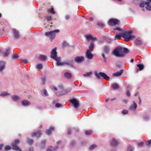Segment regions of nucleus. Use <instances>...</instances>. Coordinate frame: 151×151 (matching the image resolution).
I'll return each mask as SVG.
<instances>
[{
  "label": "nucleus",
  "instance_id": "nucleus-1",
  "mask_svg": "<svg viewBox=\"0 0 151 151\" xmlns=\"http://www.w3.org/2000/svg\"><path fill=\"white\" fill-rule=\"evenodd\" d=\"M129 52L127 48L119 47L114 50L113 54L117 57L122 58L124 56V53H128Z\"/></svg>",
  "mask_w": 151,
  "mask_h": 151
},
{
  "label": "nucleus",
  "instance_id": "nucleus-2",
  "mask_svg": "<svg viewBox=\"0 0 151 151\" xmlns=\"http://www.w3.org/2000/svg\"><path fill=\"white\" fill-rule=\"evenodd\" d=\"M132 32L131 31L126 32L122 33V37L124 38V41L127 42L129 40L133 39L135 37L134 35H132Z\"/></svg>",
  "mask_w": 151,
  "mask_h": 151
},
{
  "label": "nucleus",
  "instance_id": "nucleus-3",
  "mask_svg": "<svg viewBox=\"0 0 151 151\" xmlns=\"http://www.w3.org/2000/svg\"><path fill=\"white\" fill-rule=\"evenodd\" d=\"M59 31V30L58 29L54 30L53 31L45 32V35L46 37H49L50 40H52L55 37V33H58Z\"/></svg>",
  "mask_w": 151,
  "mask_h": 151
},
{
  "label": "nucleus",
  "instance_id": "nucleus-4",
  "mask_svg": "<svg viewBox=\"0 0 151 151\" xmlns=\"http://www.w3.org/2000/svg\"><path fill=\"white\" fill-rule=\"evenodd\" d=\"M95 75L99 79H100L101 76L107 81H109L110 79L109 77L108 76L104 73L100 72L99 74H98L96 72H95Z\"/></svg>",
  "mask_w": 151,
  "mask_h": 151
},
{
  "label": "nucleus",
  "instance_id": "nucleus-5",
  "mask_svg": "<svg viewBox=\"0 0 151 151\" xmlns=\"http://www.w3.org/2000/svg\"><path fill=\"white\" fill-rule=\"evenodd\" d=\"M19 143V139H15L12 144V149L15 150H19V147L17 145Z\"/></svg>",
  "mask_w": 151,
  "mask_h": 151
},
{
  "label": "nucleus",
  "instance_id": "nucleus-6",
  "mask_svg": "<svg viewBox=\"0 0 151 151\" xmlns=\"http://www.w3.org/2000/svg\"><path fill=\"white\" fill-rule=\"evenodd\" d=\"M109 24L111 26H115L119 24V21L116 19H110L108 22Z\"/></svg>",
  "mask_w": 151,
  "mask_h": 151
},
{
  "label": "nucleus",
  "instance_id": "nucleus-7",
  "mask_svg": "<svg viewBox=\"0 0 151 151\" xmlns=\"http://www.w3.org/2000/svg\"><path fill=\"white\" fill-rule=\"evenodd\" d=\"M70 102L73 105L75 108H77L79 106V103L78 101L75 99H73L70 100Z\"/></svg>",
  "mask_w": 151,
  "mask_h": 151
},
{
  "label": "nucleus",
  "instance_id": "nucleus-8",
  "mask_svg": "<svg viewBox=\"0 0 151 151\" xmlns=\"http://www.w3.org/2000/svg\"><path fill=\"white\" fill-rule=\"evenodd\" d=\"M56 50L57 48L56 47L54 48L52 50L51 52V58L54 59L57 58V52Z\"/></svg>",
  "mask_w": 151,
  "mask_h": 151
},
{
  "label": "nucleus",
  "instance_id": "nucleus-9",
  "mask_svg": "<svg viewBox=\"0 0 151 151\" xmlns=\"http://www.w3.org/2000/svg\"><path fill=\"white\" fill-rule=\"evenodd\" d=\"M86 57L88 59H92L93 56V55L91 53V52L89 50H86Z\"/></svg>",
  "mask_w": 151,
  "mask_h": 151
},
{
  "label": "nucleus",
  "instance_id": "nucleus-10",
  "mask_svg": "<svg viewBox=\"0 0 151 151\" xmlns=\"http://www.w3.org/2000/svg\"><path fill=\"white\" fill-rule=\"evenodd\" d=\"M75 61L77 63H80L84 60V57L83 56H77L74 58Z\"/></svg>",
  "mask_w": 151,
  "mask_h": 151
},
{
  "label": "nucleus",
  "instance_id": "nucleus-11",
  "mask_svg": "<svg viewBox=\"0 0 151 151\" xmlns=\"http://www.w3.org/2000/svg\"><path fill=\"white\" fill-rule=\"evenodd\" d=\"M42 135V133L40 131H38L35 132H34L31 134L32 137H36L37 138L40 137Z\"/></svg>",
  "mask_w": 151,
  "mask_h": 151
},
{
  "label": "nucleus",
  "instance_id": "nucleus-12",
  "mask_svg": "<svg viewBox=\"0 0 151 151\" xmlns=\"http://www.w3.org/2000/svg\"><path fill=\"white\" fill-rule=\"evenodd\" d=\"M55 128L53 127H50L46 131V133L48 135H50L51 134L52 132L54 131Z\"/></svg>",
  "mask_w": 151,
  "mask_h": 151
},
{
  "label": "nucleus",
  "instance_id": "nucleus-13",
  "mask_svg": "<svg viewBox=\"0 0 151 151\" xmlns=\"http://www.w3.org/2000/svg\"><path fill=\"white\" fill-rule=\"evenodd\" d=\"M123 72V70L121 69L119 71H117L113 74V76H121Z\"/></svg>",
  "mask_w": 151,
  "mask_h": 151
},
{
  "label": "nucleus",
  "instance_id": "nucleus-14",
  "mask_svg": "<svg viewBox=\"0 0 151 151\" xmlns=\"http://www.w3.org/2000/svg\"><path fill=\"white\" fill-rule=\"evenodd\" d=\"M5 63L3 62H0V72H2L5 69Z\"/></svg>",
  "mask_w": 151,
  "mask_h": 151
},
{
  "label": "nucleus",
  "instance_id": "nucleus-15",
  "mask_svg": "<svg viewBox=\"0 0 151 151\" xmlns=\"http://www.w3.org/2000/svg\"><path fill=\"white\" fill-rule=\"evenodd\" d=\"M57 62L56 64L58 66L62 65H63V63L60 62V58L59 57H57L55 59H54Z\"/></svg>",
  "mask_w": 151,
  "mask_h": 151
},
{
  "label": "nucleus",
  "instance_id": "nucleus-16",
  "mask_svg": "<svg viewBox=\"0 0 151 151\" xmlns=\"http://www.w3.org/2000/svg\"><path fill=\"white\" fill-rule=\"evenodd\" d=\"M13 33L15 38H19V33L16 29H14L13 30Z\"/></svg>",
  "mask_w": 151,
  "mask_h": 151
},
{
  "label": "nucleus",
  "instance_id": "nucleus-17",
  "mask_svg": "<svg viewBox=\"0 0 151 151\" xmlns=\"http://www.w3.org/2000/svg\"><path fill=\"white\" fill-rule=\"evenodd\" d=\"M110 144L112 146L114 147L117 146L119 144L118 141L114 140H112L111 141Z\"/></svg>",
  "mask_w": 151,
  "mask_h": 151
},
{
  "label": "nucleus",
  "instance_id": "nucleus-18",
  "mask_svg": "<svg viewBox=\"0 0 151 151\" xmlns=\"http://www.w3.org/2000/svg\"><path fill=\"white\" fill-rule=\"evenodd\" d=\"M58 148V147L57 146L55 147L50 146L46 150V151H54Z\"/></svg>",
  "mask_w": 151,
  "mask_h": 151
},
{
  "label": "nucleus",
  "instance_id": "nucleus-19",
  "mask_svg": "<svg viewBox=\"0 0 151 151\" xmlns=\"http://www.w3.org/2000/svg\"><path fill=\"white\" fill-rule=\"evenodd\" d=\"M86 37L88 40H96L97 38L96 37H93L92 36L90 35H87L86 36Z\"/></svg>",
  "mask_w": 151,
  "mask_h": 151
},
{
  "label": "nucleus",
  "instance_id": "nucleus-20",
  "mask_svg": "<svg viewBox=\"0 0 151 151\" xmlns=\"http://www.w3.org/2000/svg\"><path fill=\"white\" fill-rule=\"evenodd\" d=\"M119 88V85L116 83H115L112 85V88L113 89H118Z\"/></svg>",
  "mask_w": 151,
  "mask_h": 151
},
{
  "label": "nucleus",
  "instance_id": "nucleus-21",
  "mask_svg": "<svg viewBox=\"0 0 151 151\" xmlns=\"http://www.w3.org/2000/svg\"><path fill=\"white\" fill-rule=\"evenodd\" d=\"M30 102L27 100H23L22 101V104L24 106H27L29 105Z\"/></svg>",
  "mask_w": 151,
  "mask_h": 151
},
{
  "label": "nucleus",
  "instance_id": "nucleus-22",
  "mask_svg": "<svg viewBox=\"0 0 151 151\" xmlns=\"http://www.w3.org/2000/svg\"><path fill=\"white\" fill-rule=\"evenodd\" d=\"M104 53L106 54H109V47L107 46H105L104 48Z\"/></svg>",
  "mask_w": 151,
  "mask_h": 151
},
{
  "label": "nucleus",
  "instance_id": "nucleus-23",
  "mask_svg": "<svg viewBox=\"0 0 151 151\" xmlns=\"http://www.w3.org/2000/svg\"><path fill=\"white\" fill-rule=\"evenodd\" d=\"M10 52V49L9 48H8L6 49V52H3V55L4 56H7L9 54Z\"/></svg>",
  "mask_w": 151,
  "mask_h": 151
},
{
  "label": "nucleus",
  "instance_id": "nucleus-24",
  "mask_svg": "<svg viewBox=\"0 0 151 151\" xmlns=\"http://www.w3.org/2000/svg\"><path fill=\"white\" fill-rule=\"evenodd\" d=\"M133 104H134L131 105L130 107V109L131 110H134L137 107V104L134 101H133Z\"/></svg>",
  "mask_w": 151,
  "mask_h": 151
},
{
  "label": "nucleus",
  "instance_id": "nucleus-25",
  "mask_svg": "<svg viewBox=\"0 0 151 151\" xmlns=\"http://www.w3.org/2000/svg\"><path fill=\"white\" fill-rule=\"evenodd\" d=\"M39 58L42 61L45 60L47 59V57L45 55H40L39 56Z\"/></svg>",
  "mask_w": 151,
  "mask_h": 151
},
{
  "label": "nucleus",
  "instance_id": "nucleus-26",
  "mask_svg": "<svg viewBox=\"0 0 151 151\" xmlns=\"http://www.w3.org/2000/svg\"><path fill=\"white\" fill-rule=\"evenodd\" d=\"M64 76L66 78L70 79L71 77V74L69 73H66L65 74Z\"/></svg>",
  "mask_w": 151,
  "mask_h": 151
},
{
  "label": "nucleus",
  "instance_id": "nucleus-27",
  "mask_svg": "<svg viewBox=\"0 0 151 151\" xmlns=\"http://www.w3.org/2000/svg\"><path fill=\"white\" fill-rule=\"evenodd\" d=\"M137 66L139 68V70H142L144 68V65L142 64H138L137 65Z\"/></svg>",
  "mask_w": 151,
  "mask_h": 151
},
{
  "label": "nucleus",
  "instance_id": "nucleus-28",
  "mask_svg": "<svg viewBox=\"0 0 151 151\" xmlns=\"http://www.w3.org/2000/svg\"><path fill=\"white\" fill-rule=\"evenodd\" d=\"M43 68L42 65V64H38L36 67V68L38 69V70H40Z\"/></svg>",
  "mask_w": 151,
  "mask_h": 151
},
{
  "label": "nucleus",
  "instance_id": "nucleus-29",
  "mask_svg": "<svg viewBox=\"0 0 151 151\" xmlns=\"http://www.w3.org/2000/svg\"><path fill=\"white\" fill-rule=\"evenodd\" d=\"M47 11L51 14H54L55 13V12L53 8L48 9Z\"/></svg>",
  "mask_w": 151,
  "mask_h": 151
},
{
  "label": "nucleus",
  "instance_id": "nucleus-30",
  "mask_svg": "<svg viewBox=\"0 0 151 151\" xmlns=\"http://www.w3.org/2000/svg\"><path fill=\"white\" fill-rule=\"evenodd\" d=\"M12 99L14 101H17L20 99V98L16 95L12 97Z\"/></svg>",
  "mask_w": 151,
  "mask_h": 151
},
{
  "label": "nucleus",
  "instance_id": "nucleus-31",
  "mask_svg": "<svg viewBox=\"0 0 151 151\" xmlns=\"http://www.w3.org/2000/svg\"><path fill=\"white\" fill-rule=\"evenodd\" d=\"M135 43L136 45H139L142 43V42L141 40L137 39L135 41Z\"/></svg>",
  "mask_w": 151,
  "mask_h": 151
},
{
  "label": "nucleus",
  "instance_id": "nucleus-32",
  "mask_svg": "<svg viewBox=\"0 0 151 151\" xmlns=\"http://www.w3.org/2000/svg\"><path fill=\"white\" fill-rule=\"evenodd\" d=\"M89 48L91 50H92L94 48V43L93 42H91L89 47Z\"/></svg>",
  "mask_w": 151,
  "mask_h": 151
},
{
  "label": "nucleus",
  "instance_id": "nucleus-33",
  "mask_svg": "<svg viewBox=\"0 0 151 151\" xmlns=\"http://www.w3.org/2000/svg\"><path fill=\"white\" fill-rule=\"evenodd\" d=\"M10 94L6 91H4L1 93L0 95L1 96H5L7 95H9Z\"/></svg>",
  "mask_w": 151,
  "mask_h": 151
},
{
  "label": "nucleus",
  "instance_id": "nucleus-34",
  "mask_svg": "<svg viewBox=\"0 0 151 151\" xmlns=\"http://www.w3.org/2000/svg\"><path fill=\"white\" fill-rule=\"evenodd\" d=\"M27 142L30 145H32L34 143L33 140L31 139H27Z\"/></svg>",
  "mask_w": 151,
  "mask_h": 151
},
{
  "label": "nucleus",
  "instance_id": "nucleus-35",
  "mask_svg": "<svg viewBox=\"0 0 151 151\" xmlns=\"http://www.w3.org/2000/svg\"><path fill=\"white\" fill-rule=\"evenodd\" d=\"M97 25L101 28H103L104 27V24L102 22H98L97 23Z\"/></svg>",
  "mask_w": 151,
  "mask_h": 151
},
{
  "label": "nucleus",
  "instance_id": "nucleus-36",
  "mask_svg": "<svg viewBox=\"0 0 151 151\" xmlns=\"http://www.w3.org/2000/svg\"><path fill=\"white\" fill-rule=\"evenodd\" d=\"M121 37H122V33L121 34H116L115 37V38L117 39H120Z\"/></svg>",
  "mask_w": 151,
  "mask_h": 151
},
{
  "label": "nucleus",
  "instance_id": "nucleus-37",
  "mask_svg": "<svg viewBox=\"0 0 151 151\" xmlns=\"http://www.w3.org/2000/svg\"><path fill=\"white\" fill-rule=\"evenodd\" d=\"M148 4V2L146 1L141 2L140 4V6L141 7H144L145 5Z\"/></svg>",
  "mask_w": 151,
  "mask_h": 151
},
{
  "label": "nucleus",
  "instance_id": "nucleus-38",
  "mask_svg": "<svg viewBox=\"0 0 151 151\" xmlns=\"http://www.w3.org/2000/svg\"><path fill=\"white\" fill-rule=\"evenodd\" d=\"M92 131L91 130H87L85 131V133L87 135H89L92 134Z\"/></svg>",
  "mask_w": 151,
  "mask_h": 151
},
{
  "label": "nucleus",
  "instance_id": "nucleus-39",
  "mask_svg": "<svg viewBox=\"0 0 151 151\" xmlns=\"http://www.w3.org/2000/svg\"><path fill=\"white\" fill-rule=\"evenodd\" d=\"M147 6L146 7V9L148 10H151V6L150 5V4L148 2V4H147Z\"/></svg>",
  "mask_w": 151,
  "mask_h": 151
},
{
  "label": "nucleus",
  "instance_id": "nucleus-40",
  "mask_svg": "<svg viewBox=\"0 0 151 151\" xmlns=\"http://www.w3.org/2000/svg\"><path fill=\"white\" fill-rule=\"evenodd\" d=\"M97 147V145H96L94 144L91 145L89 147V150H92L94 148L96 147Z\"/></svg>",
  "mask_w": 151,
  "mask_h": 151
},
{
  "label": "nucleus",
  "instance_id": "nucleus-41",
  "mask_svg": "<svg viewBox=\"0 0 151 151\" xmlns=\"http://www.w3.org/2000/svg\"><path fill=\"white\" fill-rule=\"evenodd\" d=\"M46 17L48 21H51L52 19V17L51 16H46Z\"/></svg>",
  "mask_w": 151,
  "mask_h": 151
},
{
  "label": "nucleus",
  "instance_id": "nucleus-42",
  "mask_svg": "<svg viewBox=\"0 0 151 151\" xmlns=\"http://www.w3.org/2000/svg\"><path fill=\"white\" fill-rule=\"evenodd\" d=\"M91 72L87 73L85 74H83V76H89L92 74Z\"/></svg>",
  "mask_w": 151,
  "mask_h": 151
},
{
  "label": "nucleus",
  "instance_id": "nucleus-43",
  "mask_svg": "<svg viewBox=\"0 0 151 151\" xmlns=\"http://www.w3.org/2000/svg\"><path fill=\"white\" fill-rule=\"evenodd\" d=\"M68 45V44L66 42H64L63 44L62 47L63 48L67 47Z\"/></svg>",
  "mask_w": 151,
  "mask_h": 151
},
{
  "label": "nucleus",
  "instance_id": "nucleus-44",
  "mask_svg": "<svg viewBox=\"0 0 151 151\" xmlns=\"http://www.w3.org/2000/svg\"><path fill=\"white\" fill-rule=\"evenodd\" d=\"M70 61H69V62H63V65H70V66H72V65L70 63Z\"/></svg>",
  "mask_w": 151,
  "mask_h": 151
},
{
  "label": "nucleus",
  "instance_id": "nucleus-45",
  "mask_svg": "<svg viewBox=\"0 0 151 151\" xmlns=\"http://www.w3.org/2000/svg\"><path fill=\"white\" fill-rule=\"evenodd\" d=\"M46 140H44L41 142L42 147V148H44L46 142Z\"/></svg>",
  "mask_w": 151,
  "mask_h": 151
},
{
  "label": "nucleus",
  "instance_id": "nucleus-46",
  "mask_svg": "<svg viewBox=\"0 0 151 151\" xmlns=\"http://www.w3.org/2000/svg\"><path fill=\"white\" fill-rule=\"evenodd\" d=\"M19 57L18 55L14 54L12 55V58L13 59H15L18 58Z\"/></svg>",
  "mask_w": 151,
  "mask_h": 151
},
{
  "label": "nucleus",
  "instance_id": "nucleus-47",
  "mask_svg": "<svg viewBox=\"0 0 151 151\" xmlns=\"http://www.w3.org/2000/svg\"><path fill=\"white\" fill-rule=\"evenodd\" d=\"M101 55H102V57L104 59V61H106V56H105V55L104 54V53H102Z\"/></svg>",
  "mask_w": 151,
  "mask_h": 151
},
{
  "label": "nucleus",
  "instance_id": "nucleus-48",
  "mask_svg": "<svg viewBox=\"0 0 151 151\" xmlns=\"http://www.w3.org/2000/svg\"><path fill=\"white\" fill-rule=\"evenodd\" d=\"M146 144L147 145L150 146L151 144V139L148 140L146 143Z\"/></svg>",
  "mask_w": 151,
  "mask_h": 151
},
{
  "label": "nucleus",
  "instance_id": "nucleus-49",
  "mask_svg": "<svg viewBox=\"0 0 151 151\" xmlns=\"http://www.w3.org/2000/svg\"><path fill=\"white\" fill-rule=\"evenodd\" d=\"M11 149V147L10 146H7L5 147V150H9Z\"/></svg>",
  "mask_w": 151,
  "mask_h": 151
},
{
  "label": "nucleus",
  "instance_id": "nucleus-50",
  "mask_svg": "<svg viewBox=\"0 0 151 151\" xmlns=\"http://www.w3.org/2000/svg\"><path fill=\"white\" fill-rule=\"evenodd\" d=\"M62 106V105L58 103H57L55 104V106L57 108L61 107Z\"/></svg>",
  "mask_w": 151,
  "mask_h": 151
},
{
  "label": "nucleus",
  "instance_id": "nucleus-51",
  "mask_svg": "<svg viewBox=\"0 0 151 151\" xmlns=\"http://www.w3.org/2000/svg\"><path fill=\"white\" fill-rule=\"evenodd\" d=\"M67 131H68L67 132H68V134L69 135L70 134L71 132V129L70 128H68L67 129Z\"/></svg>",
  "mask_w": 151,
  "mask_h": 151
},
{
  "label": "nucleus",
  "instance_id": "nucleus-52",
  "mask_svg": "<svg viewBox=\"0 0 151 151\" xmlns=\"http://www.w3.org/2000/svg\"><path fill=\"white\" fill-rule=\"evenodd\" d=\"M128 111L126 110H124L122 112V113L124 114H127L128 113Z\"/></svg>",
  "mask_w": 151,
  "mask_h": 151
},
{
  "label": "nucleus",
  "instance_id": "nucleus-53",
  "mask_svg": "<svg viewBox=\"0 0 151 151\" xmlns=\"http://www.w3.org/2000/svg\"><path fill=\"white\" fill-rule=\"evenodd\" d=\"M71 91L70 89H67L64 91L65 93H68L70 92Z\"/></svg>",
  "mask_w": 151,
  "mask_h": 151
},
{
  "label": "nucleus",
  "instance_id": "nucleus-54",
  "mask_svg": "<svg viewBox=\"0 0 151 151\" xmlns=\"http://www.w3.org/2000/svg\"><path fill=\"white\" fill-rule=\"evenodd\" d=\"M144 142H141L138 143V145L139 146H142L143 145Z\"/></svg>",
  "mask_w": 151,
  "mask_h": 151
},
{
  "label": "nucleus",
  "instance_id": "nucleus-55",
  "mask_svg": "<svg viewBox=\"0 0 151 151\" xmlns=\"http://www.w3.org/2000/svg\"><path fill=\"white\" fill-rule=\"evenodd\" d=\"M45 78H43L42 79V83L43 84H44L45 83Z\"/></svg>",
  "mask_w": 151,
  "mask_h": 151
},
{
  "label": "nucleus",
  "instance_id": "nucleus-56",
  "mask_svg": "<svg viewBox=\"0 0 151 151\" xmlns=\"http://www.w3.org/2000/svg\"><path fill=\"white\" fill-rule=\"evenodd\" d=\"M144 119L145 120H147L148 119V117L147 115H145L144 117Z\"/></svg>",
  "mask_w": 151,
  "mask_h": 151
},
{
  "label": "nucleus",
  "instance_id": "nucleus-57",
  "mask_svg": "<svg viewBox=\"0 0 151 151\" xmlns=\"http://www.w3.org/2000/svg\"><path fill=\"white\" fill-rule=\"evenodd\" d=\"M44 94L45 96H48V94H47V91H46V90H44Z\"/></svg>",
  "mask_w": 151,
  "mask_h": 151
},
{
  "label": "nucleus",
  "instance_id": "nucleus-58",
  "mask_svg": "<svg viewBox=\"0 0 151 151\" xmlns=\"http://www.w3.org/2000/svg\"><path fill=\"white\" fill-rule=\"evenodd\" d=\"M115 30H118L119 31H121L122 30L119 27H117L114 29Z\"/></svg>",
  "mask_w": 151,
  "mask_h": 151
},
{
  "label": "nucleus",
  "instance_id": "nucleus-59",
  "mask_svg": "<svg viewBox=\"0 0 151 151\" xmlns=\"http://www.w3.org/2000/svg\"><path fill=\"white\" fill-rule=\"evenodd\" d=\"M126 94H127V96H128L129 97L130 96V93H129V91H127Z\"/></svg>",
  "mask_w": 151,
  "mask_h": 151
},
{
  "label": "nucleus",
  "instance_id": "nucleus-60",
  "mask_svg": "<svg viewBox=\"0 0 151 151\" xmlns=\"http://www.w3.org/2000/svg\"><path fill=\"white\" fill-rule=\"evenodd\" d=\"M23 62L24 63H26L28 62V61L27 60L24 59L23 60Z\"/></svg>",
  "mask_w": 151,
  "mask_h": 151
},
{
  "label": "nucleus",
  "instance_id": "nucleus-61",
  "mask_svg": "<svg viewBox=\"0 0 151 151\" xmlns=\"http://www.w3.org/2000/svg\"><path fill=\"white\" fill-rule=\"evenodd\" d=\"M139 69H138V68H136L135 69V73H137L138 72L139 70Z\"/></svg>",
  "mask_w": 151,
  "mask_h": 151
},
{
  "label": "nucleus",
  "instance_id": "nucleus-62",
  "mask_svg": "<svg viewBox=\"0 0 151 151\" xmlns=\"http://www.w3.org/2000/svg\"><path fill=\"white\" fill-rule=\"evenodd\" d=\"M70 16L69 15H67L65 17V19H69Z\"/></svg>",
  "mask_w": 151,
  "mask_h": 151
},
{
  "label": "nucleus",
  "instance_id": "nucleus-63",
  "mask_svg": "<svg viewBox=\"0 0 151 151\" xmlns=\"http://www.w3.org/2000/svg\"><path fill=\"white\" fill-rule=\"evenodd\" d=\"M123 101L125 102V103H127L128 102V100L127 99H124L123 100Z\"/></svg>",
  "mask_w": 151,
  "mask_h": 151
},
{
  "label": "nucleus",
  "instance_id": "nucleus-64",
  "mask_svg": "<svg viewBox=\"0 0 151 151\" xmlns=\"http://www.w3.org/2000/svg\"><path fill=\"white\" fill-rule=\"evenodd\" d=\"M4 145H0V150H1Z\"/></svg>",
  "mask_w": 151,
  "mask_h": 151
}]
</instances>
